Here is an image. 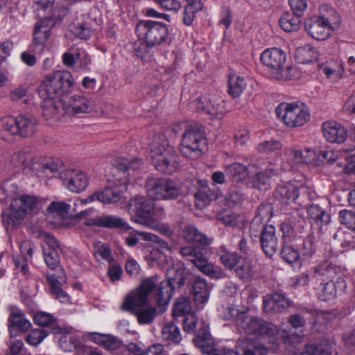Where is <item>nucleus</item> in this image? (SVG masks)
<instances>
[{
	"label": "nucleus",
	"instance_id": "obj_1",
	"mask_svg": "<svg viewBox=\"0 0 355 355\" xmlns=\"http://www.w3.org/2000/svg\"><path fill=\"white\" fill-rule=\"evenodd\" d=\"M74 79L67 71H56L48 75L38 88V94L42 99L43 115L47 118L58 117L62 105V97L70 92Z\"/></svg>",
	"mask_w": 355,
	"mask_h": 355
},
{
	"label": "nucleus",
	"instance_id": "obj_2",
	"mask_svg": "<svg viewBox=\"0 0 355 355\" xmlns=\"http://www.w3.org/2000/svg\"><path fill=\"white\" fill-rule=\"evenodd\" d=\"M127 210L132 222L155 230L167 237L173 235V230L167 224L159 221L165 216L164 209L155 207L153 202L144 197L132 198L127 205Z\"/></svg>",
	"mask_w": 355,
	"mask_h": 355
},
{
	"label": "nucleus",
	"instance_id": "obj_3",
	"mask_svg": "<svg viewBox=\"0 0 355 355\" xmlns=\"http://www.w3.org/2000/svg\"><path fill=\"white\" fill-rule=\"evenodd\" d=\"M46 201L35 196L24 194L14 198L10 209L1 214V220L6 230L20 225L25 218L37 214L46 205Z\"/></svg>",
	"mask_w": 355,
	"mask_h": 355
},
{
	"label": "nucleus",
	"instance_id": "obj_4",
	"mask_svg": "<svg viewBox=\"0 0 355 355\" xmlns=\"http://www.w3.org/2000/svg\"><path fill=\"white\" fill-rule=\"evenodd\" d=\"M260 60L277 80H289L296 77V69L291 65H286V53L281 49L269 48L264 50Z\"/></svg>",
	"mask_w": 355,
	"mask_h": 355
},
{
	"label": "nucleus",
	"instance_id": "obj_5",
	"mask_svg": "<svg viewBox=\"0 0 355 355\" xmlns=\"http://www.w3.org/2000/svg\"><path fill=\"white\" fill-rule=\"evenodd\" d=\"M153 165L162 173H171L177 167V155L174 148L162 136H155L150 144Z\"/></svg>",
	"mask_w": 355,
	"mask_h": 355
},
{
	"label": "nucleus",
	"instance_id": "obj_6",
	"mask_svg": "<svg viewBox=\"0 0 355 355\" xmlns=\"http://www.w3.org/2000/svg\"><path fill=\"white\" fill-rule=\"evenodd\" d=\"M145 189L148 196L156 200H172L184 194L182 185L171 179L149 177Z\"/></svg>",
	"mask_w": 355,
	"mask_h": 355
},
{
	"label": "nucleus",
	"instance_id": "obj_7",
	"mask_svg": "<svg viewBox=\"0 0 355 355\" xmlns=\"http://www.w3.org/2000/svg\"><path fill=\"white\" fill-rule=\"evenodd\" d=\"M277 117L290 128L302 127L310 119L307 106L302 102H283L275 109Z\"/></svg>",
	"mask_w": 355,
	"mask_h": 355
},
{
	"label": "nucleus",
	"instance_id": "obj_8",
	"mask_svg": "<svg viewBox=\"0 0 355 355\" xmlns=\"http://www.w3.org/2000/svg\"><path fill=\"white\" fill-rule=\"evenodd\" d=\"M167 281H162L159 283L157 281L155 286V300L159 306L167 305L173 294V291L180 288L184 284V272L181 268H169L166 272ZM157 280H158V278Z\"/></svg>",
	"mask_w": 355,
	"mask_h": 355
},
{
	"label": "nucleus",
	"instance_id": "obj_9",
	"mask_svg": "<svg viewBox=\"0 0 355 355\" xmlns=\"http://www.w3.org/2000/svg\"><path fill=\"white\" fill-rule=\"evenodd\" d=\"M135 31L138 38L148 46H154L164 42L168 35L166 26L150 20L139 22Z\"/></svg>",
	"mask_w": 355,
	"mask_h": 355
},
{
	"label": "nucleus",
	"instance_id": "obj_10",
	"mask_svg": "<svg viewBox=\"0 0 355 355\" xmlns=\"http://www.w3.org/2000/svg\"><path fill=\"white\" fill-rule=\"evenodd\" d=\"M205 146L204 134L198 129L191 127L182 135L180 150L184 156L196 159L202 155Z\"/></svg>",
	"mask_w": 355,
	"mask_h": 355
},
{
	"label": "nucleus",
	"instance_id": "obj_11",
	"mask_svg": "<svg viewBox=\"0 0 355 355\" xmlns=\"http://www.w3.org/2000/svg\"><path fill=\"white\" fill-rule=\"evenodd\" d=\"M144 241L155 243L146 257L150 265L164 266L171 261V247L164 240L153 233H141Z\"/></svg>",
	"mask_w": 355,
	"mask_h": 355
},
{
	"label": "nucleus",
	"instance_id": "obj_12",
	"mask_svg": "<svg viewBox=\"0 0 355 355\" xmlns=\"http://www.w3.org/2000/svg\"><path fill=\"white\" fill-rule=\"evenodd\" d=\"M239 318L241 319V322L238 323V327L242 328L248 334L272 336L277 334L284 339L285 335L287 334L284 331L277 330L276 326L266 322L259 318L245 314L241 315Z\"/></svg>",
	"mask_w": 355,
	"mask_h": 355
},
{
	"label": "nucleus",
	"instance_id": "obj_13",
	"mask_svg": "<svg viewBox=\"0 0 355 355\" xmlns=\"http://www.w3.org/2000/svg\"><path fill=\"white\" fill-rule=\"evenodd\" d=\"M157 282L156 277H150L142 281L139 287L129 293L124 300L122 309L133 312L138 307L147 303L150 293Z\"/></svg>",
	"mask_w": 355,
	"mask_h": 355
},
{
	"label": "nucleus",
	"instance_id": "obj_14",
	"mask_svg": "<svg viewBox=\"0 0 355 355\" xmlns=\"http://www.w3.org/2000/svg\"><path fill=\"white\" fill-rule=\"evenodd\" d=\"M113 184L101 191L97 192V200L104 204L116 203L123 198V193L127 190L129 177L124 173L114 175Z\"/></svg>",
	"mask_w": 355,
	"mask_h": 355
},
{
	"label": "nucleus",
	"instance_id": "obj_15",
	"mask_svg": "<svg viewBox=\"0 0 355 355\" xmlns=\"http://www.w3.org/2000/svg\"><path fill=\"white\" fill-rule=\"evenodd\" d=\"M32 173L42 180L53 178L61 180L62 174L64 173L63 162L60 159H51L46 162L33 160L31 163Z\"/></svg>",
	"mask_w": 355,
	"mask_h": 355
},
{
	"label": "nucleus",
	"instance_id": "obj_16",
	"mask_svg": "<svg viewBox=\"0 0 355 355\" xmlns=\"http://www.w3.org/2000/svg\"><path fill=\"white\" fill-rule=\"evenodd\" d=\"M189 108L209 115L211 117L220 119L225 114L224 102L217 98H208L206 96L197 98L189 104Z\"/></svg>",
	"mask_w": 355,
	"mask_h": 355
},
{
	"label": "nucleus",
	"instance_id": "obj_17",
	"mask_svg": "<svg viewBox=\"0 0 355 355\" xmlns=\"http://www.w3.org/2000/svg\"><path fill=\"white\" fill-rule=\"evenodd\" d=\"M95 109V102L83 96L74 95L66 103H62L58 116L67 113L73 116L92 113Z\"/></svg>",
	"mask_w": 355,
	"mask_h": 355
},
{
	"label": "nucleus",
	"instance_id": "obj_18",
	"mask_svg": "<svg viewBox=\"0 0 355 355\" xmlns=\"http://www.w3.org/2000/svg\"><path fill=\"white\" fill-rule=\"evenodd\" d=\"M63 187L73 193H80L86 189L89 184V178L83 171L67 168L61 175Z\"/></svg>",
	"mask_w": 355,
	"mask_h": 355
},
{
	"label": "nucleus",
	"instance_id": "obj_19",
	"mask_svg": "<svg viewBox=\"0 0 355 355\" xmlns=\"http://www.w3.org/2000/svg\"><path fill=\"white\" fill-rule=\"evenodd\" d=\"M40 238L44 243L42 247L44 261L49 268L53 270L60 263V248L59 243L53 235L49 233H42Z\"/></svg>",
	"mask_w": 355,
	"mask_h": 355
},
{
	"label": "nucleus",
	"instance_id": "obj_20",
	"mask_svg": "<svg viewBox=\"0 0 355 355\" xmlns=\"http://www.w3.org/2000/svg\"><path fill=\"white\" fill-rule=\"evenodd\" d=\"M31 159L28 155L23 151H17L11 155L6 164V169L11 175L21 173H29L31 170Z\"/></svg>",
	"mask_w": 355,
	"mask_h": 355
},
{
	"label": "nucleus",
	"instance_id": "obj_21",
	"mask_svg": "<svg viewBox=\"0 0 355 355\" xmlns=\"http://www.w3.org/2000/svg\"><path fill=\"white\" fill-rule=\"evenodd\" d=\"M10 315L8 318V326L10 337L17 336L15 329L25 332L31 327V323L24 318L23 312L16 306L9 307Z\"/></svg>",
	"mask_w": 355,
	"mask_h": 355
},
{
	"label": "nucleus",
	"instance_id": "obj_22",
	"mask_svg": "<svg viewBox=\"0 0 355 355\" xmlns=\"http://www.w3.org/2000/svg\"><path fill=\"white\" fill-rule=\"evenodd\" d=\"M308 34L317 40H324L330 37L333 30L316 17L308 19L305 23Z\"/></svg>",
	"mask_w": 355,
	"mask_h": 355
},
{
	"label": "nucleus",
	"instance_id": "obj_23",
	"mask_svg": "<svg viewBox=\"0 0 355 355\" xmlns=\"http://www.w3.org/2000/svg\"><path fill=\"white\" fill-rule=\"evenodd\" d=\"M322 133L330 143H343L347 137L345 128L335 121H328L322 125Z\"/></svg>",
	"mask_w": 355,
	"mask_h": 355
},
{
	"label": "nucleus",
	"instance_id": "obj_24",
	"mask_svg": "<svg viewBox=\"0 0 355 355\" xmlns=\"http://www.w3.org/2000/svg\"><path fill=\"white\" fill-rule=\"evenodd\" d=\"M17 137L26 138L33 136L37 130V120L32 116L20 114L16 117Z\"/></svg>",
	"mask_w": 355,
	"mask_h": 355
},
{
	"label": "nucleus",
	"instance_id": "obj_25",
	"mask_svg": "<svg viewBox=\"0 0 355 355\" xmlns=\"http://www.w3.org/2000/svg\"><path fill=\"white\" fill-rule=\"evenodd\" d=\"M52 332L54 334L60 335L59 345L62 350L69 352L76 348L78 341L72 328L55 327L53 328Z\"/></svg>",
	"mask_w": 355,
	"mask_h": 355
},
{
	"label": "nucleus",
	"instance_id": "obj_26",
	"mask_svg": "<svg viewBox=\"0 0 355 355\" xmlns=\"http://www.w3.org/2000/svg\"><path fill=\"white\" fill-rule=\"evenodd\" d=\"M261 243L265 254L272 256L278 248V241L273 225H266L261 232Z\"/></svg>",
	"mask_w": 355,
	"mask_h": 355
},
{
	"label": "nucleus",
	"instance_id": "obj_27",
	"mask_svg": "<svg viewBox=\"0 0 355 355\" xmlns=\"http://www.w3.org/2000/svg\"><path fill=\"white\" fill-rule=\"evenodd\" d=\"M298 190L299 186L295 181L284 182L277 187L275 196L282 203L289 205L297 198Z\"/></svg>",
	"mask_w": 355,
	"mask_h": 355
},
{
	"label": "nucleus",
	"instance_id": "obj_28",
	"mask_svg": "<svg viewBox=\"0 0 355 355\" xmlns=\"http://www.w3.org/2000/svg\"><path fill=\"white\" fill-rule=\"evenodd\" d=\"M66 280L65 273L62 270H61L60 275L58 277L55 275H49L47 277V281L50 284L51 293L57 300L64 304L70 302L69 295L60 286L62 284H64Z\"/></svg>",
	"mask_w": 355,
	"mask_h": 355
},
{
	"label": "nucleus",
	"instance_id": "obj_29",
	"mask_svg": "<svg viewBox=\"0 0 355 355\" xmlns=\"http://www.w3.org/2000/svg\"><path fill=\"white\" fill-rule=\"evenodd\" d=\"M17 137L16 117L10 115L0 118V139L8 142Z\"/></svg>",
	"mask_w": 355,
	"mask_h": 355
},
{
	"label": "nucleus",
	"instance_id": "obj_30",
	"mask_svg": "<svg viewBox=\"0 0 355 355\" xmlns=\"http://www.w3.org/2000/svg\"><path fill=\"white\" fill-rule=\"evenodd\" d=\"M88 225H98L106 228H122L124 230H129L131 227L122 218L115 216H103L92 219Z\"/></svg>",
	"mask_w": 355,
	"mask_h": 355
},
{
	"label": "nucleus",
	"instance_id": "obj_31",
	"mask_svg": "<svg viewBox=\"0 0 355 355\" xmlns=\"http://www.w3.org/2000/svg\"><path fill=\"white\" fill-rule=\"evenodd\" d=\"M301 164H302L301 149L291 147L284 148L281 164L283 171H291Z\"/></svg>",
	"mask_w": 355,
	"mask_h": 355
},
{
	"label": "nucleus",
	"instance_id": "obj_32",
	"mask_svg": "<svg viewBox=\"0 0 355 355\" xmlns=\"http://www.w3.org/2000/svg\"><path fill=\"white\" fill-rule=\"evenodd\" d=\"M320 70L327 79L336 83L343 77V64L337 60H329L320 66Z\"/></svg>",
	"mask_w": 355,
	"mask_h": 355
},
{
	"label": "nucleus",
	"instance_id": "obj_33",
	"mask_svg": "<svg viewBox=\"0 0 355 355\" xmlns=\"http://www.w3.org/2000/svg\"><path fill=\"white\" fill-rule=\"evenodd\" d=\"M211 291V286L208 285L205 279L197 277L192 285V293L196 303L199 305L206 303L209 298Z\"/></svg>",
	"mask_w": 355,
	"mask_h": 355
},
{
	"label": "nucleus",
	"instance_id": "obj_34",
	"mask_svg": "<svg viewBox=\"0 0 355 355\" xmlns=\"http://www.w3.org/2000/svg\"><path fill=\"white\" fill-rule=\"evenodd\" d=\"M49 19L44 18L39 21L35 27L33 35V44L35 47L43 49L49 37L50 28L49 26Z\"/></svg>",
	"mask_w": 355,
	"mask_h": 355
},
{
	"label": "nucleus",
	"instance_id": "obj_35",
	"mask_svg": "<svg viewBox=\"0 0 355 355\" xmlns=\"http://www.w3.org/2000/svg\"><path fill=\"white\" fill-rule=\"evenodd\" d=\"M190 261L198 268L202 272L214 279H220L225 277L224 272L218 268H214L213 265L208 263L207 259L203 258L200 253L194 259Z\"/></svg>",
	"mask_w": 355,
	"mask_h": 355
},
{
	"label": "nucleus",
	"instance_id": "obj_36",
	"mask_svg": "<svg viewBox=\"0 0 355 355\" xmlns=\"http://www.w3.org/2000/svg\"><path fill=\"white\" fill-rule=\"evenodd\" d=\"M290 306V301L281 293L266 295L263 299V309L266 311H279Z\"/></svg>",
	"mask_w": 355,
	"mask_h": 355
},
{
	"label": "nucleus",
	"instance_id": "obj_37",
	"mask_svg": "<svg viewBox=\"0 0 355 355\" xmlns=\"http://www.w3.org/2000/svg\"><path fill=\"white\" fill-rule=\"evenodd\" d=\"M316 17L330 26L333 31L338 27L340 23V17L338 12L334 8L326 5L320 8L319 16Z\"/></svg>",
	"mask_w": 355,
	"mask_h": 355
},
{
	"label": "nucleus",
	"instance_id": "obj_38",
	"mask_svg": "<svg viewBox=\"0 0 355 355\" xmlns=\"http://www.w3.org/2000/svg\"><path fill=\"white\" fill-rule=\"evenodd\" d=\"M329 343L323 340L318 344L306 345L302 350L295 352L292 355H331Z\"/></svg>",
	"mask_w": 355,
	"mask_h": 355
},
{
	"label": "nucleus",
	"instance_id": "obj_39",
	"mask_svg": "<svg viewBox=\"0 0 355 355\" xmlns=\"http://www.w3.org/2000/svg\"><path fill=\"white\" fill-rule=\"evenodd\" d=\"M318 56L319 53L318 51L309 45L297 48L295 53L296 61L299 63L306 64L316 61Z\"/></svg>",
	"mask_w": 355,
	"mask_h": 355
},
{
	"label": "nucleus",
	"instance_id": "obj_40",
	"mask_svg": "<svg viewBox=\"0 0 355 355\" xmlns=\"http://www.w3.org/2000/svg\"><path fill=\"white\" fill-rule=\"evenodd\" d=\"M277 173V168H269L263 169L256 173L252 178V184L254 188L259 190L266 189V186L268 184L269 180Z\"/></svg>",
	"mask_w": 355,
	"mask_h": 355
},
{
	"label": "nucleus",
	"instance_id": "obj_41",
	"mask_svg": "<svg viewBox=\"0 0 355 355\" xmlns=\"http://www.w3.org/2000/svg\"><path fill=\"white\" fill-rule=\"evenodd\" d=\"M294 12H286L279 19V26L286 32L297 31L300 28V17Z\"/></svg>",
	"mask_w": 355,
	"mask_h": 355
},
{
	"label": "nucleus",
	"instance_id": "obj_42",
	"mask_svg": "<svg viewBox=\"0 0 355 355\" xmlns=\"http://www.w3.org/2000/svg\"><path fill=\"white\" fill-rule=\"evenodd\" d=\"M208 325L202 323V329L197 334L196 344L205 354H210L214 350L213 342L208 331Z\"/></svg>",
	"mask_w": 355,
	"mask_h": 355
},
{
	"label": "nucleus",
	"instance_id": "obj_43",
	"mask_svg": "<svg viewBox=\"0 0 355 355\" xmlns=\"http://www.w3.org/2000/svg\"><path fill=\"white\" fill-rule=\"evenodd\" d=\"M247 83L245 79L235 73L229 76L228 92L234 98H238L245 89Z\"/></svg>",
	"mask_w": 355,
	"mask_h": 355
},
{
	"label": "nucleus",
	"instance_id": "obj_44",
	"mask_svg": "<svg viewBox=\"0 0 355 355\" xmlns=\"http://www.w3.org/2000/svg\"><path fill=\"white\" fill-rule=\"evenodd\" d=\"M182 236L188 243H208L206 236L193 225L186 226L182 230Z\"/></svg>",
	"mask_w": 355,
	"mask_h": 355
},
{
	"label": "nucleus",
	"instance_id": "obj_45",
	"mask_svg": "<svg viewBox=\"0 0 355 355\" xmlns=\"http://www.w3.org/2000/svg\"><path fill=\"white\" fill-rule=\"evenodd\" d=\"M308 214L310 218L320 227L330 221V216L317 205H312L309 207Z\"/></svg>",
	"mask_w": 355,
	"mask_h": 355
},
{
	"label": "nucleus",
	"instance_id": "obj_46",
	"mask_svg": "<svg viewBox=\"0 0 355 355\" xmlns=\"http://www.w3.org/2000/svg\"><path fill=\"white\" fill-rule=\"evenodd\" d=\"M225 173L234 182H239L244 179L247 175L246 167L238 163H234L226 166Z\"/></svg>",
	"mask_w": 355,
	"mask_h": 355
},
{
	"label": "nucleus",
	"instance_id": "obj_47",
	"mask_svg": "<svg viewBox=\"0 0 355 355\" xmlns=\"http://www.w3.org/2000/svg\"><path fill=\"white\" fill-rule=\"evenodd\" d=\"M162 337L164 340L179 343L181 336L179 328L172 322L166 323L162 329Z\"/></svg>",
	"mask_w": 355,
	"mask_h": 355
},
{
	"label": "nucleus",
	"instance_id": "obj_48",
	"mask_svg": "<svg viewBox=\"0 0 355 355\" xmlns=\"http://www.w3.org/2000/svg\"><path fill=\"white\" fill-rule=\"evenodd\" d=\"M137 321L141 324L152 322L157 315V309L154 307H146L135 311Z\"/></svg>",
	"mask_w": 355,
	"mask_h": 355
},
{
	"label": "nucleus",
	"instance_id": "obj_49",
	"mask_svg": "<svg viewBox=\"0 0 355 355\" xmlns=\"http://www.w3.org/2000/svg\"><path fill=\"white\" fill-rule=\"evenodd\" d=\"M191 309L189 300L186 297H180L174 304L173 314L174 316H187L192 313Z\"/></svg>",
	"mask_w": 355,
	"mask_h": 355
},
{
	"label": "nucleus",
	"instance_id": "obj_50",
	"mask_svg": "<svg viewBox=\"0 0 355 355\" xmlns=\"http://www.w3.org/2000/svg\"><path fill=\"white\" fill-rule=\"evenodd\" d=\"M236 272L242 279L250 278L253 274L251 261L246 259L240 258L236 265Z\"/></svg>",
	"mask_w": 355,
	"mask_h": 355
},
{
	"label": "nucleus",
	"instance_id": "obj_51",
	"mask_svg": "<svg viewBox=\"0 0 355 355\" xmlns=\"http://www.w3.org/2000/svg\"><path fill=\"white\" fill-rule=\"evenodd\" d=\"M70 207L65 202H52L49 205L47 211L52 215L64 217L68 214Z\"/></svg>",
	"mask_w": 355,
	"mask_h": 355
},
{
	"label": "nucleus",
	"instance_id": "obj_52",
	"mask_svg": "<svg viewBox=\"0 0 355 355\" xmlns=\"http://www.w3.org/2000/svg\"><path fill=\"white\" fill-rule=\"evenodd\" d=\"M47 335L48 334L45 330L35 329L28 334L26 341L31 345L36 346L41 343Z\"/></svg>",
	"mask_w": 355,
	"mask_h": 355
},
{
	"label": "nucleus",
	"instance_id": "obj_53",
	"mask_svg": "<svg viewBox=\"0 0 355 355\" xmlns=\"http://www.w3.org/2000/svg\"><path fill=\"white\" fill-rule=\"evenodd\" d=\"M281 255L282 259L290 264H297L300 261L298 252L290 245H285L283 247Z\"/></svg>",
	"mask_w": 355,
	"mask_h": 355
},
{
	"label": "nucleus",
	"instance_id": "obj_54",
	"mask_svg": "<svg viewBox=\"0 0 355 355\" xmlns=\"http://www.w3.org/2000/svg\"><path fill=\"white\" fill-rule=\"evenodd\" d=\"M218 218L224 224L231 226L238 225L243 220L241 216L228 211L220 214Z\"/></svg>",
	"mask_w": 355,
	"mask_h": 355
},
{
	"label": "nucleus",
	"instance_id": "obj_55",
	"mask_svg": "<svg viewBox=\"0 0 355 355\" xmlns=\"http://www.w3.org/2000/svg\"><path fill=\"white\" fill-rule=\"evenodd\" d=\"M282 145L275 140L265 141L257 146V150L261 153H270L281 149Z\"/></svg>",
	"mask_w": 355,
	"mask_h": 355
},
{
	"label": "nucleus",
	"instance_id": "obj_56",
	"mask_svg": "<svg viewBox=\"0 0 355 355\" xmlns=\"http://www.w3.org/2000/svg\"><path fill=\"white\" fill-rule=\"evenodd\" d=\"M340 222L349 229L355 230V214L351 211L343 210L339 214Z\"/></svg>",
	"mask_w": 355,
	"mask_h": 355
},
{
	"label": "nucleus",
	"instance_id": "obj_57",
	"mask_svg": "<svg viewBox=\"0 0 355 355\" xmlns=\"http://www.w3.org/2000/svg\"><path fill=\"white\" fill-rule=\"evenodd\" d=\"M94 254L108 262H111L113 259L110 249L101 242L96 243Z\"/></svg>",
	"mask_w": 355,
	"mask_h": 355
},
{
	"label": "nucleus",
	"instance_id": "obj_58",
	"mask_svg": "<svg viewBox=\"0 0 355 355\" xmlns=\"http://www.w3.org/2000/svg\"><path fill=\"white\" fill-rule=\"evenodd\" d=\"M315 272L321 276H326L328 278H332L337 272V268L334 265L325 262L315 268Z\"/></svg>",
	"mask_w": 355,
	"mask_h": 355
},
{
	"label": "nucleus",
	"instance_id": "obj_59",
	"mask_svg": "<svg viewBox=\"0 0 355 355\" xmlns=\"http://www.w3.org/2000/svg\"><path fill=\"white\" fill-rule=\"evenodd\" d=\"M34 322L39 326L47 327L55 322V318L50 313L39 312L34 316Z\"/></svg>",
	"mask_w": 355,
	"mask_h": 355
},
{
	"label": "nucleus",
	"instance_id": "obj_60",
	"mask_svg": "<svg viewBox=\"0 0 355 355\" xmlns=\"http://www.w3.org/2000/svg\"><path fill=\"white\" fill-rule=\"evenodd\" d=\"M337 288L333 281L326 283L321 290L320 297L323 300H329L336 297Z\"/></svg>",
	"mask_w": 355,
	"mask_h": 355
},
{
	"label": "nucleus",
	"instance_id": "obj_61",
	"mask_svg": "<svg viewBox=\"0 0 355 355\" xmlns=\"http://www.w3.org/2000/svg\"><path fill=\"white\" fill-rule=\"evenodd\" d=\"M317 152L311 148H306L304 151L302 150V164H314L320 165V161L317 159Z\"/></svg>",
	"mask_w": 355,
	"mask_h": 355
},
{
	"label": "nucleus",
	"instance_id": "obj_62",
	"mask_svg": "<svg viewBox=\"0 0 355 355\" xmlns=\"http://www.w3.org/2000/svg\"><path fill=\"white\" fill-rule=\"evenodd\" d=\"M10 98L14 101H21L24 103H28L31 100L28 90L22 87L14 89L10 94Z\"/></svg>",
	"mask_w": 355,
	"mask_h": 355
},
{
	"label": "nucleus",
	"instance_id": "obj_63",
	"mask_svg": "<svg viewBox=\"0 0 355 355\" xmlns=\"http://www.w3.org/2000/svg\"><path fill=\"white\" fill-rule=\"evenodd\" d=\"M220 261L225 268L232 270L238 264L239 259L234 253L225 252L220 255Z\"/></svg>",
	"mask_w": 355,
	"mask_h": 355
},
{
	"label": "nucleus",
	"instance_id": "obj_64",
	"mask_svg": "<svg viewBox=\"0 0 355 355\" xmlns=\"http://www.w3.org/2000/svg\"><path fill=\"white\" fill-rule=\"evenodd\" d=\"M337 157L336 153L333 150H323L318 153L317 159L320 161V164L322 162L330 164L334 162Z\"/></svg>",
	"mask_w": 355,
	"mask_h": 355
}]
</instances>
